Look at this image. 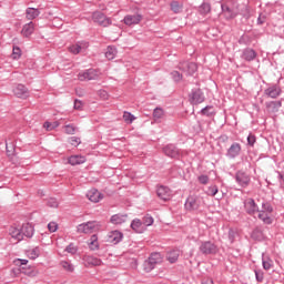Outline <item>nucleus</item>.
I'll use <instances>...</instances> for the list:
<instances>
[{
  "instance_id": "nucleus-42",
  "label": "nucleus",
  "mask_w": 284,
  "mask_h": 284,
  "mask_svg": "<svg viewBox=\"0 0 284 284\" xmlns=\"http://www.w3.org/2000/svg\"><path fill=\"white\" fill-rule=\"evenodd\" d=\"M262 263L264 270H272L274 267V262L270 257H264Z\"/></svg>"
},
{
  "instance_id": "nucleus-26",
  "label": "nucleus",
  "mask_w": 284,
  "mask_h": 284,
  "mask_svg": "<svg viewBox=\"0 0 284 284\" xmlns=\"http://www.w3.org/2000/svg\"><path fill=\"white\" fill-rule=\"evenodd\" d=\"M241 154V145L239 143H233L229 151H227V156L231 159H236Z\"/></svg>"
},
{
  "instance_id": "nucleus-15",
  "label": "nucleus",
  "mask_w": 284,
  "mask_h": 284,
  "mask_svg": "<svg viewBox=\"0 0 284 284\" xmlns=\"http://www.w3.org/2000/svg\"><path fill=\"white\" fill-rule=\"evenodd\" d=\"M165 156H170V159H179L181 153L179 152V149L172 144H169L163 150Z\"/></svg>"
},
{
  "instance_id": "nucleus-52",
  "label": "nucleus",
  "mask_w": 284,
  "mask_h": 284,
  "mask_svg": "<svg viewBox=\"0 0 284 284\" xmlns=\"http://www.w3.org/2000/svg\"><path fill=\"white\" fill-rule=\"evenodd\" d=\"M48 230L49 232H57L59 230V224H57V222H50L48 224Z\"/></svg>"
},
{
  "instance_id": "nucleus-50",
  "label": "nucleus",
  "mask_w": 284,
  "mask_h": 284,
  "mask_svg": "<svg viewBox=\"0 0 284 284\" xmlns=\"http://www.w3.org/2000/svg\"><path fill=\"white\" fill-rule=\"evenodd\" d=\"M12 59H21V49L19 47H13Z\"/></svg>"
},
{
  "instance_id": "nucleus-31",
  "label": "nucleus",
  "mask_w": 284,
  "mask_h": 284,
  "mask_svg": "<svg viewBox=\"0 0 284 284\" xmlns=\"http://www.w3.org/2000/svg\"><path fill=\"white\" fill-rule=\"evenodd\" d=\"M265 94L271 97V99H276L281 94V89L277 87H271L266 89Z\"/></svg>"
},
{
  "instance_id": "nucleus-63",
  "label": "nucleus",
  "mask_w": 284,
  "mask_h": 284,
  "mask_svg": "<svg viewBox=\"0 0 284 284\" xmlns=\"http://www.w3.org/2000/svg\"><path fill=\"white\" fill-rule=\"evenodd\" d=\"M272 106H276V102H271V103L268 104V108H272Z\"/></svg>"
},
{
  "instance_id": "nucleus-25",
  "label": "nucleus",
  "mask_w": 284,
  "mask_h": 284,
  "mask_svg": "<svg viewBox=\"0 0 284 284\" xmlns=\"http://www.w3.org/2000/svg\"><path fill=\"white\" fill-rule=\"evenodd\" d=\"M20 230L22 232V237L27 236V239H32L34 235V226H32L30 223L23 224Z\"/></svg>"
},
{
  "instance_id": "nucleus-55",
  "label": "nucleus",
  "mask_w": 284,
  "mask_h": 284,
  "mask_svg": "<svg viewBox=\"0 0 284 284\" xmlns=\"http://www.w3.org/2000/svg\"><path fill=\"white\" fill-rule=\"evenodd\" d=\"M48 205L49 207H59V201H57V199H50Z\"/></svg>"
},
{
  "instance_id": "nucleus-51",
  "label": "nucleus",
  "mask_w": 284,
  "mask_h": 284,
  "mask_svg": "<svg viewBox=\"0 0 284 284\" xmlns=\"http://www.w3.org/2000/svg\"><path fill=\"white\" fill-rule=\"evenodd\" d=\"M202 114H206V116H212L214 114V108L213 106H206L202 110Z\"/></svg>"
},
{
  "instance_id": "nucleus-21",
  "label": "nucleus",
  "mask_w": 284,
  "mask_h": 284,
  "mask_svg": "<svg viewBox=\"0 0 284 284\" xmlns=\"http://www.w3.org/2000/svg\"><path fill=\"white\" fill-rule=\"evenodd\" d=\"M87 196L91 203H99L103 199V195L97 189H91Z\"/></svg>"
},
{
  "instance_id": "nucleus-58",
  "label": "nucleus",
  "mask_w": 284,
  "mask_h": 284,
  "mask_svg": "<svg viewBox=\"0 0 284 284\" xmlns=\"http://www.w3.org/2000/svg\"><path fill=\"white\" fill-rule=\"evenodd\" d=\"M6 146L8 156H12V154H14V146H8V144H6Z\"/></svg>"
},
{
  "instance_id": "nucleus-38",
  "label": "nucleus",
  "mask_w": 284,
  "mask_h": 284,
  "mask_svg": "<svg viewBox=\"0 0 284 284\" xmlns=\"http://www.w3.org/2000/svg\"><path fill=\"white\" fill-rule=\"evenodd\" d=\"M142 224L148 230L151 225H154V217L152 215H146L142 219Z\"/></svg>"
},
{
  "instance_id": "nucleus-49",
  "label": "nucleus",
  "mask_w": 284,
  "mask_h": 284,
  "mask_svg": "<svg viewBox=\"0 0 284 284\" xmlns=\"http://www.w3.org/2000/svg\"><path fill=\"white\" fill-rule=\"evenodd\" d=\"M64 132H65V134H75L77 126H74L72 124L64 125Z\"/></svg>"
},
{
  "instance_id": "nucleus-62",
  "label": "nucleus",
  "mask_w": 284,
  "mask_h": 284,
  "mask_svg": "<svg viewBox=\"0 0 284 284\" xmlns=\"http://www.w3.org/2000/svg\"><path fill=\"white\" fill-rule=\"evenodd\" d=\"M203 284H214V281H212V280H206Z\"/></svg>"
},
{
  "instance_id": "nucleus-9",
  "label": "nucleus",
  "mask_w": 284,
  "mask_h": 284,
  "mask_svg": "<svg viewBox=\"0 0 284 284\" xmlns=\"http://www.w3.org/2000/svg\"><path fill=\"white\" fill-rule=\"evenodd\" d=\"M200 252L202 254H216L219 252V247L212 242H203L200 246Z\"/></svg>"
},
{
  "instance_id": "nucleus-16",
  "label": "nucleus",
  "mask_w": 284,
  "mask_h": 284,
  "mask_svg": "<svg viewBox=\"0 0 284 284\" xmlns=\"http://www.w3.org/2000/svg\"><path fill=\"white\" fill-rule=\"evenodd\" d=\"M179 68L182 72H187L189 74H194L197 70L196 63L194 62H182Z\"/></svg>"
},
{
  "instance_id": "nucleus-45",
  "label": "nucleus",
  "mask_w": 284,
  "mask_h": 284,
  "mask_svg": "<svg viewBox=\"0 0 284 284\" xmlns=\"http://www.w3.org/2000/svg\"><path fill=\"white\" fill-rule=\"evenodd\" d=\"M27 256H29L32 260L39 258V248L36 247L27 251Z\"/></svg>"
},
{
  "instance_id": "nucleus-24",
  "label": "nucleus",
  "mask_w": 284,
  "mask_h": 284,
  "mask_svg": "<svg viewBox=\"0 0 284 284\" xmlns=\"http://www.w3.org/2000/svg\"><path fill=\"white\" fill-rule=\"evenodd\" d=\"M179 256H181V250L173 248L166 253V261H169L171 264H174L176 261H179Z\"/></svg>"
},
{
  "instance_id": "nucleus-23",
  "label": "nucleus",
  "mask_w": 284,
  "mask_h": 284,
  "mask_svg": "<svg viewBox=\"0 0 284 284\" xmlns=\"http://www.w3.org/2000/svg\"><path fill=\"white\" fill-rule=\"evenodd\" d=\"M9 234L11 239L17 241V243H19L20 241H23V233L21 232V229L17 226H11L9 230Z\"/></svg>"
},
{
  "instance_id": "nucleus-10",
  "label": "nucleus",
  "mask_w": 284,
  "mask_h": 284,
  "mask_svg": "<svg viewBox=\"0 0 284 284\" xmlns=\"http://www.w3.org/2000/svg\"><path fill=\"white\" fill-rule=\"evenodd\" d=\"M244 209L245 212L251 215H254L258 212V205H256L254 199H246L244 201Z\"/></svg>"
},
{
  "instance_id": "nucleus-29",
  "label": "nucleus",
  "mask_w": 284,
  "mask_h": 284,
  "mask_svg": "<svg viewBox=\"0 0 284 284\" xmlns=\"http://www.w3.org/2000/svg\"><path fill=\"white\" fill-rule=\"evenodd\" d=\"M242 59L245 61H254L256 59V51L253 49H246L243 51Z\"/></svg>"
},
{
  "instance_id": "nucleus-36",
  "label": "nucleus",
  "mask_w": 284,
  "mask_h": 284,
  "mask_svg": "<svg viewBox=\"0 0 284 284\" xmlns=\"http://www.w3.org/2000/svg\"><path fill=\"white\" fill-rule=\"evenodd\" d=\"M89 248L94 251L99 250V237L97 235H92L89 241Z\"/></svg>"
},
{
  "instance_id": "nucleus-22",
  "label": "nucleus",
  "mask_w": 284,
  "mask_h": 284,
  "mask_svg": "<svg viewBox=\"0 0 284 284\" xmlns=\"http://www.w3.org/2000/svg\"><path fill=\"white\" fill-rule=\"evenodd\" d=\"M236 181L242 187H247L250 185V175L240 171L236 174Z\"/></svg>"
},
{
  "instance_id": "nucleus-28",
  "label": "nucleus",
  "mask_w": 284,
  "mask_h": 284,
  "mask_svg": "<svg viewBox=\"0 0 284 284\" xmlns=\"http://www.w3.org/2000/svg\"><path fill=\"white\" fill-rule=\"evenodd\" d=\"M128 221V215L115 214L111 216V223L113 225H123Z\"/></svg>"
},
{
  "instance_id": "nucleus-33",
  "label": "nucleus",
  "mask_w": 284,
  "mask_h": 284,
  "mask_svg": "<svg viewBox=\"0 0 284 284\" xmlns=\"http://www.w3.org/2000/svg\"><path fill=\"white\" fill-rule=\"evenodd\" d=\"M20 270L22 274H26V276L34 277L39 274V271L34 267H21Z\"/></svg>"
},
{
  "instance_id": "nucleus-53",
  "label": "nucleus",
  "mask_w": 284,
  "mask_h": 284,
  "mask_svg": "<svg viewBox=\"0 0 284 284\" xmlns=\"http://www.w3.org/2000/svg\"><path fill=\"white\" fill-rule=\"evenodd\" d=\"M172 77H173V81H175L176 83H179V81H182V79H183V75H181V73H179V71H173Z\"/></svg>"
},
{
  "instance_id": "nucleus-37",
  "label": "nucleus",
  "mask_w": 284,
  "mask_h": 284,
  "mask_svg": "<svg viewBox=\"0 0 284 284\" xmlns=\"http://www.w3.org/2000/svg\"><path fill=\"white\" fill-rule=\"evenodd\" d=\"M171 10L175 14H179V12H181V10H183V4L181 2L173 1V2H171Z\"/></svg>"
},
{
  "instance_id": "nucleus-7",
  "label": "nucleus",
  "mask_w": 284,
  "mask_h": 284,
  "mask_svg": "<svg viewBox=\"0 0 284 284\" xmlns=\"http://www.w3.org/2000/svg\"><path fill=\"white\" fill-rule=\"evenodd\" d=\"M88 48H90V43H88L85 41H81L75 44L69 45L68 51L71 54H81V53L85 52L88 50Z\"/></svg>"
},
{
  "instance_id": "nucleus-17",
  "label": "nucleus",
  "mask_w": 284,
  "mask_h": 284,
  "mask_svg": "<svg viewBox=\"0 0 284 284\" xmlns=\"http://www.w3.org/2000/svg\"><path fill=\"white\" fill-rule=\"evenodd\" d=\"M67 161L69 163V165H83V163H85V161H88V159L85 158V155H71L69 158H67Z\"/></svg>"
},
{
  "instance_id": "nucleus-47",
  "label": "nucleus",
  "mask_w": 284,
  "mask_h": 284,
  "mask_svg": "<svg viewBox=\"0 0 284 284\" xmlns=\"http://www.w3.org/2000/svg\"><path fill=\"white\" fill-rule=\"evenodd\" d=\"M64 252H67L68 254H77V252H79V247L71 243L65 247Z\"/></svg>"
},
{
  "instance_id": "nucleus-43",
  "label": "nucleus",
  "mask_w": 284,
  "mask_h": 284,
  "mask_svg": "<svg viewBox=\"0 0 284 284\" xmlns=\"http://www.w3.org/2000/svg\"><path fill=\"white\" fill-rule=\"evenodd\" d=\"M211 11H212V7L210 6V3H203L200 7L201 14H210Z\"/></svg>"
},
{
  "instance_id": "nucleus-30",
  "label": "nucleus",
  "mask_w": 284,
  "mask_h": 284,
  "mask_svg": "<svg viewBox=\"0 0 284 284\" xmlns=\"http://www.w3.org/2000/svg\"><path fill=\"white\" fill-rule=\"evenodd\" d=\"M60 267L61 270H63V272H67L68 274H72V272H74V264L69 261L60 262Z\"/></svg>"
},
{
  "instance_id": "nucleus-59",
  "label": "nucleus",
  "mask_w": 284,
  "mask_h": 284,
  "mask_svg": "<svg viewBox=\"0 0 284 284\" xmlns=\"http://www.w3.org/2000/svg\"><path fill=\"white\" fill-rule=\"evenodd\" d=\"M255 276H256V281H258V283H263V273L255 272Z\"/></svg>"
},
{
  "instance_id": "nucleus-46",
  "label": "nucleus",
  "mask_w": 284,
  "mask_h": 284,
  "mask_svg": "<svg viewBox=\"0 0 284 284\" xmlns=\"http://www.w3.org/2000/svg\"><path fill=\"white\" fill-rule=\"evenodd\" d=\"M206 194L209 196H216V194H219V186L216 185L209 186Z\"/></svg>"
},
{
  "instance_id": "nucleus-32",
  "label": "nucleus",
  "mask_w": 284,
  "mask_h": 284,
  "mask_svg": "<svg viewBox=\"0 0 284 284\" xmlns=\"http://www.w3.org/2000/svg\"><path fill=\"white\" fill-rule=\"evenodd\" d=\"M163 116H165V112L163 111V109L156 108L153 111V119H154L155 123H161V119H163Z\"/></svg>"
},
{
  "instance_id": "nucleus-60",
  "label": "nucleus",
  "mask_w": 284,
  "mask_h": 284,
  "mask_svg": "<svg viewBox=\"0 0 284 284\" xmlns=\"http://www.w3.org/2000/svg\"><path fill=\"white\" fill-rule=\"evenodd\" d=\"M257 23L260 26H263L265 23V16H260L258 19H257Z\"/></svg>"
},
{
  "instance_id": "nucleus-18",
  "label": "nucleus",
  "mask_w": 284,
  "mask_h": 284,
  "mask_svg": "<svg viewBox=\"0 0 284 284\" xmlns=\"http://www.w3.org/2000/svg\"><path fill=\"white\" fill-rule=\"evenodd\" d=\"M123 241V233L120 231H112L108 235V243H113L116 245L118 243H121Z\"/></svg>"
},
{
  "instance_id": "nucleus-56",
  "label": "nucleus",
  "mask_w": 284,
  "mask_h": 284,
  "mask_svg": "<svg viewBox=\"0 0 284 284\" xmlns=\"http://www.w3.org/2000/svg\"><path fill=\"white\" fill-rule=\"evenodd\" d=\"M73 108L74 110H83V102H81V100H75Z\"/></svg>"
},
{
  "instance_id": "nucleus-14",
  "label": "nucleus",
  "mask_w": 284,
  "mask_h": 284,
  "mask_svg": "<svg viewBox=\"0 0 284 284\" xmlns=\"http://www.w3.org/2000/svg\"><path fill=\"white\" fill-rule=\"evenodd\" d=\"M222 12L226 19H234L236 17V7L227 4H222Z\"/></svg>"
},
{
  "instance_id": "nucleus-39",
  "label": "nucleus",
  "mask_w": 284,
  "mask_h": 284,
  "mask_svg": "<svg viewBox=\"0 0 284 284\" xmlns=\"http://www.w3.org/2000/svg\"><path fill=\"white\" fill-rule=\"evenodd\" d=\"M252 239H254L255 241H263L264 239L263 231L260 229H255L252 233Z\"/></svg>"
},
{
  "instance_id": "nucleus-61",
  "label": "nucleus",
  "mask_w": 284,
  "mask_h": 284,
  "mask_svg": "<svg viewBox=\"0 0 284 284\" xmlns=\"http://www.w3.org/2000/svg\"><path fill=\"white\" fill-rule=\"evenodd\" d=\"M17 265H28V260H17Z\"/></svg>"
},
{
  "instance_id": "nucleus-1",
  "label": "nucleus",
  "mask_w": 284,
  "mask_h": 284,
  "mask_svg": "<svg viewBox=\"0 0 284 284\" xmlns=\"http://www.w3.org/2000/svg\"><path fill=\"white\" fill-rule=\"evenodd\" d=\"M273 212L274 209L272 207V204L263 203L262 210L258 209L257 211V219H260V221H263L265 225H272V223H274Z\"/></svg>"
},
{
  "instance_id": "nucleus-40",
  "label": "nucleus",
  "mask_w": 284,
  "mask_h": 284,
  "mask_svg": "<svg viewBox=\"0 0 284 284\" xmlns=\"http://www.w3.org/2000/svg\"><path fill=\"white\" fill-rule=\"evenodd\" d=\"M27 17H28V19H37V17H39V11L34 8H28Z\"/></svg>"
},
{
  "instance_id": "nucleus-44",
  "label": "nucleus",
  "mask_w": 284,
  "mask_h": 284,
  "mask_svg": "<svg viewBox=\"0 0 284 284\" xmlns=\"http://www.w3.org/2000/svg\"><path fill=\"white\" fill-rule=\"evenodd\" d=\"M70 145H73V148H79L81 145V138L78 136H71L69 138Z\"/></svg>"
},
{
  "instance_id": "nucleus-34",
  "label": "nucleus",
  "mask_w": 284,
  "mask_h": 284,
  "mask_svg": "<svg viewBox=\"0 0 284 284\" xmlns=\"http://www.w3.org/2000/svg\"><path fill=\"white\" fill-rule=\"evenodd\" d=\"M116 48L114 47H108L106 48V51H105V58L109 60V61H112V59H114L116 57Z\"/></svg>"
},
{
  "instance_id": "nucleus-13",
  "label": "nucleus",
  "mask_w": 284,
  "mask_h": 284,
  "mask_svg": "<svg viewBox=\"0 0 284 284\" xmlns=\"http://www.w3.org/2000/svg\"><path fill=\"white\" fill-rule=\"evenodd\" d=\"M156 194L162 201H170L172 199V191L168 186H159Z\"/></svg>"
},
{
  "instance_id": "nucleus-19",
  "label": "nucleus",
  "mask_w": 284,
  "mask_h": 284,
  "mask_svg": "<svg viewBox=\"0 0 284 284\" xmlns=\"http://www.w3.org/2000/svg\"><path fill=\"white\" fill-rule=\"evenodd\" d=\"M84 265H87L89 267H99V266L103 265V261H101L98 257L87 255V256H84Z\"/></svg>"
},
{
  "instance_id": "nucleus-5",
  "label": "nucleus",
  "mask_w": 284,
  "mask_h": 284,
  "mask_svg": "<svg viewBox=\"0 0 284 284\" xmlns=\"http://www.w3.org/2000/svg\"><path fill=\"white\" fill-rule=\"evenodd\" d=\"M101 77V72L90 69L78 74L79 81H97Z\"/></svg>"
},
{
  "instance_id": "nucleus-20",
  "label": "nucleus",
  "mask_w": 284,
  "mask_h": 284,
  "mask_svg": "<svg viewBox=\"0 0 284 284\" xmlns=\"http://www.w3.org/2000/svg\"><path fill=\"white\" fill-rule=\"evenodd\" d=\"M131 230H134L136 234H143L148 229L141 220L134 219L131 223Z\"/></svg>"
},
{
  "instance_id": "nucleus-54",
  "label": "nucleus",
  "mask_w": 284,
  "mask_h": 284,
  "mask_svg": "<svg viewBox=\"0 0 284 284\" xmlns=\"http://www.w3.org/2000/svg\"><path fill=\"white\" fill-rule=\"evenodd\" d=\"M98 94L103 99V101H108V99H110V93L105 90L98 91Z\"/></svg>"
},
{
  "instance_id": "nucleus-48",
  "label": "nucleus",
  "mask_w": 284,
  "mask_h": 284,
  "mask_svg": "<svg viewBox=\"0 0 284 284\" xmlns=\"http://www.w3.org/2000/svg\"><path fill=\"white\" fill-rule=\"evenodd\" d=\"M197 181L201 185H207L210 183V176L202 174L197 178Z\"/></svg>"
},
{
  "instance_id": "nucleus-57",
  "label": "nucleus",
  "mask_w": 284,
  "mask_h": 284,
  "mask_svg": "<svg viewBox=\"0 0 284 284\" xmlns=\"http://www.w3.org/2000/svg\"><path fill=\"white\" fill-rule=\"evenodd\" d=\"M247 143L248 145H254V143H256V136H254L253 134H250L247 136Z\"/></svg>"
},
{
  "instance_id": "nucleus-6",
  "label": "nucleus",
  "mask_w": 284,
  "mask_h": 284,
  "mask_svg": "<svg viewBox=\"0 0 284 284\" xmlns=\"http://www.w3.org/2000/svg\"><path fill=\"white\" fill-rule=\"evenodd\" d=\"M160 262H161V254L159 253L151 254L149 260L145 261L143 264L144 272L146 273L152 272V270L156 267V263H160Z\"/></svg>"
},
{
  "instance_id": "nucleus-41",
  "label": "nucleus",
  "mask_w": 284,
  "mask_h": 284,
  "mask_svg": "<svg viewBox=\"0 0 284 284\" xmlns=\"http://www.w3.org/2000/svg\"><path fill=\"white\" fill-rule=\"evenodd\" d=\"M123 120H124L126 123L131 124L132 122L136 121V116H134L132 113L125 111V112L123 113Z\"/></svg>"
},
{
  "instance_id": "nucleus-8",
  "label": "nucleus",
  "mask_w": 284,
  "mask_h": 284,
  "mask_svg": "<svg viewBox=\"0 0 284 284\" xmlns=\"http://www.w3.org/2000/svg\"><path fill=\"white\" fill-rule=\"evenodd\" d=\"M189 101L192 105H199L205 101V94L201 89H197L190 94Z\"/></svg>"
},
{
  "instance_id": "nucleus-3",
  "label": "nucleus",
  "mask_w": 284,
  "mask_h": 284,
  "mask_svg": "<svg viewBox=\"0 0 284 284\" xmlns=\"http://www.w3.org/2000/svg\"><path fill=\"white\" fill-rule=\"evenodd\" d=\"M202 205H205V201L203 200V197L196 195L189 196L185 202V209L190 212L199 210V207H202Z\"/></svg>"
},
{
  "instance_id": "nucleus-4",
  "label": "nucleus",
  "mask_w": 284,
  "mask_h": 284,
  "mask_svg": "<svg viewBox=\"0 0 284 284\" xmlns=\"http://www.w3.org/2000/svg\"><path fill=\"white\" fill-rule=\"evenodd\" d=\"M92 21H93V23H97L98 26H101L102 28H109V26H112V19L108 18L101 11L93 12Z\"/></svg>"
},
{
  "instance_id": "nucleus-12",
  "label": "nucleus",
  "mask_w": 284,
  "mask_h": 284,
  "mask_svg": "<svg viewBox=\"0 0 284 284\" xmlns=\"http://www.w3.org/2000/svg\"><path fill=\"white\" fill-rule=\"evenodd\" d=\"M143 17L139 13L135 14H129L124 18L125 26H139L141 23V20Z\"/></svg>"
},
{
  "instance_id": "nucleus-2",
  "label": "nucleus",
  "mask_w": 284,
  "mask_h": 284,
  "mask_svg": "<svg viewBox=\"0 0 284 284\" xmlns=\"http://www.w3.org/2000/svg\"><path fill=\"white\" fill-rule=\"evenodd\" d=\"M103 225L99 221H89L77 226L78 234H92V232H100Z\"/></svg>"
},
{
  "instance_id": "nucleus-27",
  "label": "nucleus",
  "mask_w": 284,
  "mask_h": 284,
  "mask_svg": "<svg viewBox=\"0 0 284 284\" xmlns=\"http://www.w3.org/2000/svg\"><path fill=\"white\" fill-rule=\"evenodd\" d=\"M34 33V22H29L27 24L23 26L21 34L22 37H32V34Z\"/></svg>"
},
{
  "instance_id": "nucleus-35",
  "label": "nucleus",
  "mask_w": 284,
  "mask_h": 284,
  "mask_svg": "<svg viewBox=\"0 0 284 284\" xmlns=\"http://www.w3.org/2000/svg\"><path fill=\"white\" fill-rule=\"evenodd\" d=\"M60 125H61V123H59V121H55V122H44L43 128L48 132H52V130H57V128H59Z\"/></svg>"
},
{
  "instance_id": "nucleus-11",
  "label": "nucleus",
  "mask_w": 284,
  "mask_h": 284,
  "mask_svg": "<svg viewBox=\"0 0 284 284\" xmlns=\"http://www.w3.org/2000/svg\"><path fill=\"white\" fill-rule=\"evenodd\" d=\"M13 94H14V97H17L18 99H28V97H30V91L28 90V88H26V85H23V84H18V85L13 89Z\"/></svg>"
}]
</instances>
